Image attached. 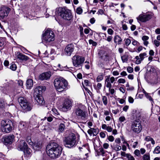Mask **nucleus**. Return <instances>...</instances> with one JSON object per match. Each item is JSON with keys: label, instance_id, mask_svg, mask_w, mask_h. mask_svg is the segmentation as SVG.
Returning <instances> with one entry per match:
<instances>
[{"label": "nucleus", "instance_id": "f257e3e1", "mask_svg": "<svg viewBox=\"0 0 160 160\" xmlns=\"http://www.w3.org/2000/svg\"><path fill=\"white\" fill-rule=\"evenodd\" d=\"M62 150V147L57 143L54 142L49 143L46 147L47 154L53 159L58 158L61 154Z\"/></svg>", "mask_w": 160, "mask_h": 160}, {"label": "nucleus", "instance_id": "f03ea898", "mask_svg": "<svg viewBox=\"0 0 160 160\" xmlns=\"http://www.w3.org/2000/svg\"><path fill=\"white\" fill-rule=\"evenodd\" d=\"M54 83L56 89L58 92H62L68 88V82L63 78L55 79Z\"/></svg>", "mask_w": 160, "mask_h": 160}, {"label": "nucleus", "instance_id": "7ed1b4c3", "mask_svg": "<svg viewBox=\"0 0 160 160\" xmlns=\"http://www.w3.org/2000/svg\"><path fill=\"white\" fill-rule=\"evenodd\" d=\"M58 12L59 16L65 20L70 21L73 18L71 10L66 7L59 8Z\"/></svg>", "mask_w": 160, "mask_h": 160}, {"label": "nucleus", "instance_id": "20e7f679", "mask_svg": "<svg viewBox=\"0 0 160 160\" xmlns=\"http://www.w3.org/2000/svg\"><path fill=\"white\" fill-rule=\"evenodd\" d=\"M76 137L75 134L72 133L65 137L63 142L65 146L68 148H71L76 145Z\"/></svg>", "mask_w": 160, "mask_h": 160}, {"label": "nucleus", "instance_id": "39448f33", "mask_svg": "<svg viewBox=\"0 0 160 160\" xmlns=\"http://www.w3.org/2000/svg\"><path fill=\"white\" fill-rule=\"evenodd\" d=\"M42 35V39L43 42L49 43L54 40V34L50 29L48 28L45 30Z\"/></svg>", "mask_w": 160, "mask_h": 160}, {"label": "nucleus", "instance_id": "423d86ee", "mask_svg": "<svg viewBox=\"0 0 160 160\" xmlns=\"http://www.w3.org/2000/svg\"><path fill=\"white\" fill-rule=\"evenodd\" d=\"M1 129L3 132L9 133L12 129V123L9 120H2L1 122Z\"/></svg>", "mask_w": 160, "mask_h": 160}, {"label": "nucleus", "instance_id": "0eeeda50", "mask_svg": "<svg viewBox=\"0 0 160 160\" xmlns=\"http://www.w3.org/2000/svg\"><path fill=\"white\" fill-rule=\"evenodd\" d=\"M18 100L22 108L23 112H26L31 110L32 108L31 105L23 98L20 97L18 98Z\"/></svg>", "mask_w": 160, "mask_h": 160}, {"label": "nucleus", "instance_id": "6e6552de", "mask_svg": "<svg viewBox=\"0 0 160 160\" xmlns=\"http://www.w3.org/2000/svg\"><path fill=\"white\" fill-rule=\"evenodd\" d=\"M131 129L132 132L138 134L140 132L142 129V127L140 122L138 120L132 121Z\"/></svg>", "mask_w": 160, "mask_h": 160}, {"label": "nucleus", "instance_id": "1a4fd4ad", "mask_svg": "<svg viewBox=\"0 0 160 160\" xmlns=\"http://www.w3.org/2000/svg\"><path fill=\"white\" fill-rule=\"evenodd\" d=\"M84 61V58L79 55H75L72 59L73 65L76 67H82Z\"/></svg>", "mask_w": 160, "mask_h": 160}, {"label": "nucleus", "instance_id": "9d476101", "mask_svg": "<svg viewBox=\"0 0 160 160\" xmlns=\"http://www.w3.org/2000/svg\"><path fill=\"white\" fill-rule=\"evenodd\" d=\"M74 112L76 117L82 120H85L88 118V115L87 112L80 107L76 108L74 111Z\"/></svg>", "mask_w": 160, "mask_h": 160}, {"label": "nucleus", "instance_id": "9b49d317", "mask_svg": "<svg viewBox=\"0 0 160 160\" xmlns=\"http://www.w3.org/2000/svg\"><path fill=\"white\" fill-rule=\"evenodd\" d=\"M13 82L12 81H10L7 83H4L3 86H1L0 90L3 93L8 94L13 91L12 88Z\"/></svg>", "mask_w": 160, "mask_h": 160}, {"label": "nucleus", "instance_id": "f8f14e48", "mask_svg": "<svg viewBox=\"0 0 160 160\" xmlns=\"http://www.w3.org/2000/svg\"><path fill=\"white\" fill-rule=\"evenodd\" d=\"M10 11L8 7L2 6L0 8V17L2 19L7 17Z\"/></svg>", "mask_w": 160, "mask_h": 160}, {"label": "nucleus", "instance_id": "ddd939ff", "mask_svg": "<svg viewBox=\"0 0 160 160\" xmlns=\"http://www.w3.org/2000/svg\"><path fill=\"white\" fill-rule=\"evenodd\" d=\"M14 138L13 134L5 136L3 138L4 144L5 145L12 144L14 140Z\"/></svg>", "mask_w": 160, "mask_h": 160}, {"label": "nucleus", "instance_id": "4468645a", "mask_svg": "<svg viewBox=\"0 0 160 160\" xmlns=\"http://www.w3.org/2000/svg\"><path fill=\"white\" fill-rule=\"evenodd\" d=\"M151 18V15L149 14H141L137 18V19L138 21L144 22L149 20Z\"/></svg>", "mask_w": 160, "mask_h": 160}, {"label": "nucleus", "instance_id": "2eb2a0df", "mask_svg": "<svg viewBox=\"0 0 160 160\" xmlns=\"http://www.w3.org/2000/svg\"><path fill=\"white\" fill-rule=\"evenodd\" d=\"M72 107L71 101L68 99L65 100L62 104V108L63 111H66L70 110Z\"/></svg>", "mask_w": 160, "mask_h": 160}, {"label": "nucleus", "instance_id": "dca6fc26", "mask_svg": "<svg viewBox=\"0 0 160 160\" xmlns=\"http://www.w3.org/2000/svg\"><path fill=\"white\" fill-rule=\"evenodd\" d=\"M74 46L73 44H68L66 46L65 49V53L67 55L70 56L74 51Z\"/></svg>", "mask_w": 160, "mask_h": 160}, {"label": "nucleus", "instance_id": "f3484780", "mask_svg": "<svg viewBox=\"0 0 160 160\" xmlns=\"http://www.w3.org/2000/svg\"><path fill=\"white\" fill-rule=\"evenodd\" d=\"M28 145L24 140H22L20 141L18 145V149L20 151H24Z\"/></svg>", "mask_w": 160, "mask_h": 160}, {"label": "nucleus", "instance_id": "a211bd4d", "mask_svg": "<svg viewBox=\"0 0 160 160\" xmlns=\"http://www.w3.org/2000/svg\"><path fill=\"white\" fill-rule=\"evenodd\" d=\"M45 87L42 86H39L35 89L34 97H36L39 95H41L42 93V91L45 89Z\"/></svg>", "mask_w": 160, "mask_h": 160}, {"label": "nucleus", "instance_id": "6ab92c4d", "mask_svg": "<svg viewBox=\"0 0 160 160\" xmlns=\"http://www.w3.org/2000/svg\"><path fill=\"white\" fill-rule=\"evenodd\" d=\"M16 56L18 59L22 61H26L28 59V57L25 55L18 52L16 53Z\"/></svg>", "mask_w": 160, "mask_h": 160}, {"label": "nucleus", "instance_id": "aec40b11", "mask_svg": "<svg viewBox=\"0 0 160 160\" xmlns=\"http://www.w3.org/2000/svg\"><path fill=\"white\" fill-rule=\"evenodd\" d=\"M51 76V73L50 72H47L43 73L39 76V79L41 80H47Z\"/></svg>", "mask_w": 160, "mask_h": 160}, {"label": "nucleus", "instance_id": "412c9836", "mask_svg": "<svg viewBox=\"0 0 160 160\" xmlns=\"http://www.w3.org/2000/svg\"><path fill=\"white\" fill-rule=\"evenodd\" d=\"M35 100L39 105H43L45 103V101L42 97L41 95L34 97Z\"/></svg>", "mask_w": 160, "mask_h": 160}, {"label": "nucleus", "instance_id": "4be33fe9", "mask_svg": "<svg viewBox=\"0 0 160 160\" xmlns=\"http://www.w3.org/2000/svg\"><path fill=\"white\" fill-rule=\"evenodd\" d=\"M106 78L105 82L106 87L108 88H112V85L111 83L109 82V76H107Z\"/></svg>", "mask_w": 160, "mask_h": 160}, {"label": "nucleus", "instance_id": "5701e85b", "mask_svg": "<svg viewBox=\"0 0 160 160\" xmlns=\"http://www.w3.org/2000/svg\"><path fill=\"white\" fill-rule=\"evenodd\" d=\"M27 126V124L26 122L21 121L19 122L18 127L21 130L25 129Z\"/></svg>", "mask_w": 160, "mask_h": 160}, {"label": "nucleus", "instance_id": "b1692460", "mask_svg": "<svg viewBox=\"0 0 160 160\" xmlns=\"http://www.w3.org/2000/svg\"><path fill=\"white\" fill-rule=\"evenodd\" d=\"M33 85V81L32 79H29L27 81L26 87L27 89H30Z\"/></svg>", "mask_w": 160, "mask_h": 160}, {"label": "nucleus", "instance_id": "393cba45", "mask_svg": "<svg viewBox=\"0 0 160 160\" xmlns=\"http://www.w3.org/2000/svg\"><path fill=\"white\" fill-rule=\"evenodd\" d=\"M102 128L103 129L106 130L109 132H111L112 131V128L111 126H107L105 124H102Z\"/></svg>", "mask_w": 160, "mask_h": 160}, {"label": "nucleus", "instance_id": "a878e982", "mask_svg": "<svg viewBox=\"0 0 160 160\" xmlns=\"http://www.w3.org/2000/svg\"><path fill=\"white\" fill-rule=\"evenodd\" d=\"M34 149L38 150L41 148V144L40 142H35L33 146Z\"/></svg>", "mask_w": 160, "mask_h": 160}, {"label": "nucleus", "instance_id": "bb28decb", "mask_svg": "<svg viewBox=\"0 0 160 160\" xmlns=\"http://www.w3.org/2000/svg\"><path fill=\"white\" fill-rule=\"evenodd\" d=\"M145 140L147 142L151 141L152 144V145H154L155 143L154 139L149 136H146L145 138Z\"/></svg>", "mask_w": 160, "mask_h": 160}, {"label": "nucleus", "instance_id": "cd10ccee", "mask_svg": "<svg viewBox=\"0 0 160 160\" xmlns=\"http://www.w3.org/2000/svg\"><path fill=\"white\" fill-rule=\"evenodd\" d=\"M102 86V84L101 83H98L95 86H94V88L96 90L97 92H99Z\"/></svg>", "mask_w": 160, "mask_h": 160}, {"label": "nucleus", "instance_id": "c85d7f7f", "mask_svg": "<svg viewBox=\"0 0 160 160\" xmlns=\"http://www.w3.org/2000/svg\"><path fill=\"white\" fill-rule=\"evenodd\" d=\"M103 74L102 73H100V75H98L96 78V82H99L102 81L103 79Z\"/></svg>", "mask_w": 160, "mask_h": 160}, {"label": "nucleus", "instance_id": "c756f323", "mask_svg": "<svg viewBox=\"0 0 160 160\" xmlns=\"http://www.w3.org/2000/svg\"><path fill=\"white\" fill-rule=\"evenodd\" d=\"M113 150L116 151H118L121 149V147L118 144H114L112 147Z\"/></svg>", "mask_w": 160, "mask_h": 160}, {"label": "nucleus", "instance_id": "7c9ffc66", "mask_svg": "<svg viewBox=\"0 0 160 160\" xmlns=\"http://www.w3.org/2000/svg\"><path fill=\"white\" fill-rule=\"evenodd\" d=\"M25 149L24 151H23L24 153V154L26 155H30L31 152V150L30 149L28 148L27 147Z\"/></svg>", "mask_w": 160, "mask_h": 160}, {"label": "nucleus", "instance_id": "2f4dec72", "mask_svg": "<svg viewBox=\"0 0 160 160\" xmlns=\"http://www.w3.org/2000/svg\"><path fill=\"white\" fill-rule=\"evenodd\" d=\"M154 154H159L160 153V146H157L154 149L153 152Z\"/></svg>", "mask_w": 160, "mask_h": 160}, {"label": "nucleus", "instance_id": "473e14b6", "mask_svg": "<svg viewBox=\"0 0 160 160\" xmlns=\"http://www.w3.org/2000/svg\"><path fill=\"white\" fill-rule=\"evenodd\" d=\"M65 126L63 123H61L59 126V130L60 132H62L64 131Z\"/></svg>", "mask_w": 160, "mask_h": 160}, {"label": "nucleus", "instance_id": "72a5a7b5", "mask_svg": "<svg viewBox=\"0 0 160 160\" xmlns=\"http://www.w3.org/2000/svg\"><path fill=\"white\" fill-rule=\"evenodd\" d=\"M143 160H150L149 154L146 153L142 157Z\"/></svg>", "mask_w": 160, "mask_h": 160}, {"label": "nucleus", "instance_id": "f704fd0d", "mask_svg": "<svg viewBox=\"0 0 160 160\" xmlns=\"http://www.w3.org/2000/svg\"><path fill=\"white\" fill-rule=\"evenodd\" d=\"M102 101L104 105L106 106L107 105L108 103V99L106 96L102 97Z\"/></svg>", "mask_w": 160, "mask_h": 160}, {"label": "nucleus", "instance_id": "c9c22d12", "mask_svg": "<svg viewBox=\"0 0 160 160\" xmlns=\"http://www.w3.org/2000/svg\"><path fill=\"white\" fill-rule=\"evenodd\" d=\"M122 60L123 62H127L128 60V56L127 55H124L121 57Z\"/></svg>", "mask_w": 160, "mask_h": 160}, {"label": "nucleus", "instance_id": "e433bc0d", "mask_svg": "<svg viewBox=\"0 0 160 160\" xmlns=\"http://www.w3.org/2000/svg\"><path fill=\"white\" fill-rule=\"evenodd\" d=\"M84 85L86 86L91 87V83L88 80H85L84 81Z\"/></svg>", "mask_w": 160, "mask_h": 160}, {"label": "nucleus", "instance_id": "4c0bfd02", "mask_svg": "<svg viewBox=\"0 0 160 160\" xmlns=\"http://www.w3.org/2000/svg\"><path fill=\"white\" fill-rule=\"evenodd\" d=\"M135 59H136V63L137 64H140L141 63L142 61V60L141 59V58L138 56H136Z\"/></svg>", "mask_w": 160, "mask_h": 160}, {"label": "nucleus", "instance_id": "58836bf2", "mask_svg": "<svg viewBox=\"0 0 160 160\" xmlns=\"http://www.w3.org/2000/svg\"><path fill=\"white\" fill-rule=\"evenodd\" d=\"M82 9L80 7H78L76 10L77 13L78 14H81L82 12Z\"/></svg>", "mask_w": 160, "mask_h": 160}, {"label": "nucleus", "instance_id": "ea45409f", "mask_svg": "<svg viewBox=\"0 0 160 160\" xmlns=\"http://www.w3.org/2000/svg\"><path fill=\"white\" fill-rule=\"evenodd\" d=\"M30 123L31 125L32 126H35L38 124V122L36 121H35L33 118H32L30 121Z\"/></svg>", "mask_w": 160, "mask_h": 160}, {"label": "nucleus", "instance_id": "a19ab883", "mask_svg": "<svg viewBox=\"0 0 160 160\" xmlns=\"http://www.w3.org/2000/svg\"><path fill=\"white\" fill-rule=\"evenodd\" d=\"M17 68L16 65L15 64H12L10 66V68L13 71L15 70Z\"/></svg>", "mask_w": 160, "mask_h": 160}, {"label": "nucleus", "instance_id": "79ce46f5", "mask_svg": "<svg viewBox=\"0 0 160 160\" xmlns=\"http://www.w3.org/2000/svg\"><path fill=\"white\" fill-rule=\"evenodd\" d=\"M118 38H117V37L116 36H115L114 37V42H115L116 43V40L117 39H118V44H120L121 42L122 41V40L118 36Z\"/></svg>", "mask_w": 160, "mask_h": 160}, {"label": "nucleus", "instance_id": "37998d69", "mask_svg": "<svg viewBox=\"0 0 160 160\" xmlns=\"http://www.w3.org/2000/svg\"><path fill=\"white\" fill-rule=\"evenodd\" d=\"M146 55V53L145 52H144L143 53L140 54L139 56L141 59L142 61L144 58V57H145Z\"/></svg>", "mask_w": 160, "mask_h": 160}, {"label": "nucleus", "instance_id": "c03bdc74", "mask_svg": "<svg viewBox=\"0 0 160 160\" xmlns=\"http://www.w3.org/2000/svg\"><path fill=\"white\" fill-rule=\"evenodd\" d=\"M126 157L128 158V160H135L134 157L130 154H127Z\"/></svg>", "mask_w": 160, "mask_h": 160}, {"label": "nucleus", "instance_id": "a18cd8bd", "mask_svg": "<svg viewBox=\"0 0 160 160\" xmlns=\"http://www.w3.org/2000/svg\"><path fill=\"white\" fill-rule=\"evenodd\" d=\"M89 43L90 44H92L93 46H96L97 45V43L92 39H90L89 40Z\"/></svg>", "mask_w": 160, "mask_h": 160}, {"label": "nucleus", "instance_id": "49530a36", "mask_svg": "<svg viewBox=\"0 0 160 160\" xmlns=\"http://www.w3.org/2000/svg\"><path fill=\"white\" fill-rule=\"evenodd\" d=\"M119 120L121 122V123H122L126 120L125 118L123 116H122L119 117Z\"/></svg>", "mask_w": 160, "mask_h": 160}, {"label": "nucleus", "instance_id": "de8ad7c7", "mask_svg": "<svg viewBox=\"0 0 160 160\" xmlns=\"http://www.w3.org/2000/svg\"><path fill=\"white\" fill-rule=\"evenodd\" d=\"M126 82V81L125 79L123 78L119 79L118 80V82L119 83L124 84Z\"/></svg>", "mask_w": 160, "mask_h": 160}, {"label": "nucleus", "instance_id": "09e8293b", "mask_svg": "<svg viewBox=\"0 0 160 160\" xmlns=\"http://www.w3.org/2000/svg\"><path fill=\"white\" fill-rule=\"evenodd\" d=\"M117 100L119 101V102L121 104H122L124 103L125 102V100H124L123 98H117Z\"/></svg>", "mask_w": 160, "mask_h": 160}, {"label": "nucleus", "instance_id": "8fccbe9b", "mask_svg": "<svg viewBox=\"0 0 160 160\" xmlns=\"http://www.w3.org/2000/svg\"><path fill=\"white\" fill-rule=\"evenodd\" d=\"M99 56L100 58L101 59H103L105 57V55H104L102 52H101L99 53Z\"/></svg>", "mask_w": 160, "mask_h": 160}, {"label": "nucleus", "instance_id": "3c124183", "mask_svg": "<svg viewBox=\"0 0 160 160\" xmlns=\"http://www.w3.org/2000/svg\"><path fill=\"white\" fill-rule=\"evenodd\" d=\"M133 70L132 68L131 67H128L127 68V71L129 73H132Z\"/></svg>", "mask_w": 160, "mask_h": 160}, {"label": "nucleus", "instance_id": "603ef678", "mask_svg": "<svg viewBox=\"0 0 160 160\" xmlns=\"http://www.w3.org/2000/svg\"><path fill=\"white\" fill-rule=\"evenodd\" d=\"M153 42L157 47H158L160 45L159 42L157 40H154L153 41Z\"/></svg>", "mask_w": 160, "mask_h": 160}, {"label": "nucleus", "instance_id": "864d4df0", "mask_svg": "<svg viewBox=\"0 0 160 160\" xmlns=\"http://www.w3.org/2000/svg\"><path fill=\"white\" fill-rule=\"evenodd\" d=\"M125 40V44L127 46H128L131 42V40L129 39H127Z\"/></svg>", "mask_w": 160, "mask_h": 160}, {"label": "nucleus", "instance_id": "5fc2aeb1", "mask_svg": "<svg viewBox=\"0 0 160 160\" xmlns=\"http://www.w3.org/2000/svg\"><path fill=\"white\" fill-rule=\"evenodd\" d=\"M133 98L131 96H129L128 98V101L130 103H132L134 102Z\"/></svg>", "mask_w": 160, "mask_h": 160}, {"label": "nucleus", "instance_id": "6e6d98bb", "mask_svg": "<svg viewBox=\"0 0 160 160\" xmlns=\"http://www.w3.org/2000/svg\"><path fill=\"white\" fill-rule=\"evenodd\" d=\"M104 10L102 9H99L98 10L97 13L98 14L102 15L104 14Z\"/></svg>", "mask_w": 160, "mask_h": 160}, {"label": "nucleus", "instance_id": "4d7b16f0", "mask_svg": "<svg viewBox=\"0 0 160 160\" xmlns=\"http://www.w3.org/2000/svg\"><path fill=\"white\" fill-rule=\"evenodd\" d=\"M113 38V37L112 36H108L107 38V39H106L105 40L108 41V42H111Z\"/></svg>", "mask_w": 160, "mask_h": 160}, {"label": "nucleus", "instance_id": "13d9d810", "mask_svg": "<svg viewBox=\"0 0 160 160\" xmlns=\"http://www.w3.org/2000/svg\"><path fill=\"white\" fill-rule=\"evenodd\" d=\"M108 33L109 34L112 35L113 34V30L111 29V28H109L108 30Z\"/></svg>", "mask_w": 160, "mask_h": 160}, {"label": "nucleus", "instance_id": "bf43d9fd", "mask_svg": "<svg viewBox=\"0 0 160 160\" xmlns=\"http://www.w3.org/2000/svg\"><path fill=\"white\" fill-rule=\"evenodd\" d=\"M134 153L136 155L138 156L140 155V151L138 150H136L134 152Z\"/></svg>", "mask_w": 160, "mask_h": 160}, {"label": "nucleus", "instance_id": "052dcab7", "mask_svg": "<svg viewBox=\"0 0 160 160\" xmlns=\"http://www.w3.org/2000/svg\"><path fill=\"white\" fill-rule=\"evenodd\" d=\"M109 91L112 95H113L115 92L114 89L113 88H109Z\"/></svg>", "mask_w": 160, "mask_h": 160}, {"label": "nucleus", "instance_id": "680f3d73", "mask_svg": "<svg viewBox=\"0 0 160 160\" xmlns=\"http://www.w3.org/2000/svg\"><path fill=\"white\" fill-rule=\"evenodd\" d=\"M52 111L53 112V113L55 114V115H58L59 114V113L58 112L57 110L54 108L52 109Z\"/></svg>", "mask_w": 160, "mask_h": 160}, {"label": "nucleus", "instance_id": "e2e57ef3", "mask_svg": "<svg viewBox=\"0 0 160 160\" xmlns=\"http://www.w3.org/2000/svg\"><path fill=\"white\" fill-rule=\"evenodd\" d=\"M17 83L18 85L21 87L23 85V82L22 80H18Z\"/></svg>", "mask_w": 160, "mask_h": 160}, {"label": "nucleus", "instance_id": "0e129e2a", "mask_svg": "<svg viewBox=\"0 0 160 160\" xmlns=\"http://www.w3.org/2000/svg\"><path fill=\"white\" fill-rule=\"evenodd\" d=\"M108 140L110 142H112L114 141V138L112 136H109L108 138Z\"/></svg>", "mask_w": 160, "mask_h": 160}, {"label": "nucleus", "instance_id": "69168bd1", "mask_svg": "<svg viewBox=\"0 0 160 160\" xmlns=\"http://www.w3.org/2000/svg\"><path fill=\"white\" fill-rule=\"evenodd\" d=\"M115 81V78L113 77H109V82L112 83H113Z\"/></svg>", "mask_w": 160, "mask_h": 160}, {"label": "nucleus", "instance_id": "338daca9", "mask_svg": "<svg viewBox=\"0 0 160 160\" xmlns=\"http://www.w3.org/2000/svg\"><path fill=\"white\" fill-rule=\"evenodd\" d=\"M145 96L146 97V98L148 99L150 101H152V98L151 96H150L148 93L146 94Z\"/></svg>", "mask_w": 160, "mask_h": 160}, {"label": "nucleus", "instance_id": "774afa93", "mask_svg": "<svg viewBox=\"0 0 160 160\" xmlns=\"http://www.w3.org/2000/svg\"><path fill=\"white\" fill-rule=\"evenodd\" d=\"M136 115H135L136 117L138 118L139 119V118L140 117V115L139 113V112L138 111L136 110Z\"/></svg>", "mask_w": 160, "mask_h": 160}]
</instances>
